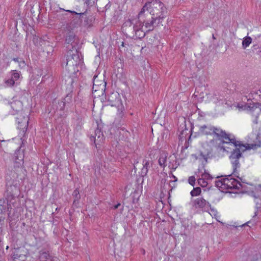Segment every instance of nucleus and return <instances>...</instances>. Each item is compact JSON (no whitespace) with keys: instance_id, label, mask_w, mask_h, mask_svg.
<instances>
[{"instance_id":"obj_1","label":"nucleus","mask_w":261,"mask_h":261,"mask_svg":"<svg viewBox=\"0 0 261 261\" xmlns=\"http://www.w3.org/2000/svg\"><path fill=\"white\" fill-rule=\"evenodd\" d=\"M167 13L164 4L159 0L146 3L138 15V19L129 20L123 26L134 39L143 38L147 32L152 31L161 23Z\"/></svg>"},{"instance_id":"obj_2","label":"nucleus","mask_w":261,"mask_h":261,"mask_svg":"<svg viewBox=\"0 0 261 261\" xmlns=\"http://www.w3.org/2000/svg\"><path fill=\"white\" fill-rule=\"evenodd\" d=\"M257 141L255 143L247 144L246 145L239 143L238 146H236L231 152L229 159L232 165L233 173L236 172L237 169L240 167V160L242 158V153L247 149H255L261 146V137L256 136Z\"/></svg>"},{"instance_id":"obj_3","label":"nucleus","mask_w":261,"mask_h":261,"mask_svg":"<svg viewBox=\"0 0 261 261\" xmlns=\"http://www.w3.org/2000/svg\"><path fill=\"white\" fill-rule=\"evenodd\" d=\"M82 63L80 54L76 49H70L66 55V70L70 75L75 74L79 71L78 66Z\"/></svg>"},{"instance_id":"obj_4","label":"nucleus","mask_w":261,"mask_h":261,"mask_svg":"<svg viewBox=\"0 0 261 261\" xmlns=\"http://www.w3.org/2000/svg\"><path fill=\"white\" fill-rule=\"evenodd\" d=\"M220 142L216 146L217 150L219 152H229L236 146H238L239 141H237L234 138H231L230 135L227 134L224 132V134L218 137Z\"/></svg>"},{"instance_id":"obj_5","label":"nucleus","mask_w":261,"mask_h":261,"mask_svg":"<svg viewBox=\"0 0 261 261\" xmlns=\"http://www.w3.org/2000/svg\"><path fill=\"white\" fill-rule=\"evenodd\" d=\"M228 177H223V176H217L216 178L218 179L216 180V186L221 191L229 189H240L242 187L241 183L237 179L232 178L230 175L227 176Z\"/></svg>"},{"instance_id":"obj_6","label":"nucleus","mask_w":261,"mask_h":261,"mask_svg":"<svg viewBox=\"0 0 261 261\" xmlns=\"http://www.w3.org/2000/svg\"><path fill=\"white\" fill-rule=\"evenodd\" d=\"M103 102H107V105L112 107H115L117 108L118 114L120 117L123 115V112L124 110L122 105L120 95L116 92H113L106 96L105 100Z\"/></svg>"},{"instance_id":"obj_7","label":"nucleus","mask_w":261,"mask_h":261,"mask_svg":"<svg viewBox=\"0 0 261 261\" xmlns=\"http://www.w3.org/2000/svg\"><path fill=\"white\" fill-rule=\"evenodd\" d=\"M199 133L204 135H215L217 138L224 134V131L211 125H203L199 127Z\"/></svg>"},{"instance_id":"obj_8","label":"nucleus","mask_w":261,"mask_h":261,"mask_svg":"<svg viewBox=\"0 0 261 261\" xmlns=\"http://www.w3.org/2000/svg\"><path fill=\"white\" fill-rule=\"evenodd\" d=\"M6 186V199L8 202H11L12 200L19 195L20 190L17 184H14L11 181L7 182Z\"/></svg>"},{"instance_id":"obj_9","label":"nucleus","mask_w":261,"mask_h":261,"mask_svg":"<svg viewBox=\"0 0 261 261\" xmlns=\"http://www.w3.org/2000/svg\"><path fill=\"white\" fill-rule=\"evenodd\" d=\"M191 204L195 209L200 208L205 212L208 211L211 207L209 202L202 197H198L192 200L191 202Z\"/></svg>"},{"instance_id":"obj_10","label":"nucleus","mask_w":261,"mask_h":261,"mask_svg":"<svg viewBox=\"0 0 261 261\" xmlns=\"http://www.w3.org/2000/svg\"><path fill=\"white\" fill-rule=\"evenodd\" d=\"M16 121L18 124V128L22 130V133L24 134L26 131L29 123V119L26 115L23 112L18 114L16 117Z\"/></svg>"},{"instance_id":"obj_11","label":"nucleus","mask_w":261,"mask_h":261,"mask_svg":"<svg viewBox=\"0 0 261 261\" xmlns=\"http://www.w3.org/2000/svg\"><path fill=\"white\" fill-rule=\"evenodd\" d=\"M27 252V250L24 247L14 249L12 253V257L13 260L19 259L21 261H24Z\"/></svg>"},{"instance_id":"obj_12","label":"nucleus","mask_w":261,"mask_h":261,"mask_svg":"<svg viewBox=\"0 0 261 261\" xmlns=\"http://www.w3.org/2000/svg\"><path fill=\"white\" fill-rule=\"evenodd\" d=\"M104 139V136L102 133L100 129L98 128L95 130L94 136H91L90 137L91 141L94 142L96 148L99 147L98 146L103 143Z\"/></svg>"},{"instance_id":"obj_13","label":"nucleus","mask_w":261,"mask_h":261,"mask_svg":"<svg viewBox=\"0 0 261 261\" xmlns=\"http://www.w3.org/2000/svg\"><path fill=\"white\" fill-rule=\"evenodd\" d=\"M65 105V101L55 100L52 103L49 113L54 114L58 112V111H63Z\"/></svg>"},{"instance_id":"obj_14","label":"nucleus","mask_w":261,"mask_h":261,"mask_svg":"<svg viewBox=\"0 0 261 261\" xmlns=\"http://www.w3.org/2000/svg\"><path fill=\"white\" fill-rule=\"evenodd\" d=\"M14 167H19L23 164L24 155L20 149L17 150L14 153Z\"/></svg>"},{"instance_id":"obj_15","label":"nucleus","mask_w":261,"mask_h":261,"mask_svg":"<svg viewBox=\"0 0 261 261\" xmlns=\"http://www.w3.org/2000/svg\"><path fill=\"white\" fill-rule=\"evenodd\" d=\"M10 105L12 109L14 111L12 113L13 115H18V114H20L21 112H22V110L23 105L21 101L13 100L10 103Z\"/></svg>"},{"instance_id":"obj_16","label":"nucleus","mask_w":261,"mask_h":261,"mask_svg":"<svg viewBox=\"0 0 261 261\" xmlns=\"http://www.w3.org/2000/svg\"><path fill=\"white\" fill-rule=\"evenodd\" d=\"M152 161L151 160L143 159L142 162L143 167L141 169V174L142 177L145 176L150 168V165H152Z\"/></svg>"},{"instance_id":"obj_17","label":"nucleus","mask_w":261,"mask_h":261,"mask_svg":"<svg viewBox=\"0 0 261 261\" xmlns=\"http://www.w3.org/2000/svg\"><path fill=\"white\" fill-rule=\"evenodd\" d=\"M37 254V258L38 261H46L49 259V257H52L49 255L48 252L44 250H40L38 252L36 253Z\"/></svg>"},{"instance_id":"obj_18","label":"nucleus","mask_w":261,"mask_h":261,"mask_svg":"<svg viewBox=\"0 0 261 261\" xmlns=\"http://www.w3.org/2000/svg\"><path fill=\"white\" fill-rule=\"evenodd\" d=\"M76 38L75 35L73 33L70 32L66 37L65 42L67 44H70L73 48L75 46L74 44L76 43Z\"/></svg>"},{"instance_id":"obj_19","label":"nucleus","mask_w":261,"mask_h":261,"mask_svg":"<svg viewBox=\"0 0 261 261\" xmlns=\"http://www.w3.org/2000/svg\"><path fill=\"white\" fill-rule=\"evenodd\" d=\"M167 158V155L166 154V153H164L161 154L159 159L158 162L159 165L161 167H165L166 166L165 163L166 162Z\"/></svg>"},{"instance_id":"obj_20","label":"nucleus","mask_w":261,"mask_h":261,"mask_svg":"<svg viewBox=\"0 0 261 261\" xmlns=\"http://www.w3.org/2000/svg\"><path fill=\"white\" fill-rule=\"evenodd\" d=\"M61 10H63V11H65L66 12H70L71 13V14H75L76 15V18H79V20L81 19V18H83L84 16H86V13H87V11H86L85 12H80V13H77L75 11H71V10H65L63 9H61Z\"/></svg>"},{"instance_id":"obj_21","label":"nucleus","mask_w":261,"mask_h":261,"mask_svg":"<svg viewBox=\"0 0 261 261\" xmlns=\"http://www.w3.org/2000/svg\"><path fill=\"white\" fill-rule=\"evenodd\" d=\"M252 42V38L250 37H246L243 39L242 42V46L245 49L248 47Z\"/></svg>"},{"instance_id":"obj_22","label":"nucleus","mask_w":261,"mask_h":261,"mask_svg":"<svg viewBox=\"0 0 261 261\" xmlns=\"http://www.w3.org/2000/svg\"><path fill=\"white\" fill-rule=\"evenodd\" d=\"M24 261H38L37 253H33L31 255L27 253Z\"/></svg>"},{"instance_id":"obj_23","label":"nucleus","mask_w":261,"mask_h":261,"mask_svg":"<svg viewBox=\"0 0 261 261\" xmlns=\"http://www.w3.org/2000/svg\"><path fill=\"white\" fill-rule=\"evenodd\" d=\"M201 191V189L199 187H197L196 188H194L191 192L190 194L192 196H196L200 194Z\"/></svg>"},{"instance_id":"obj_24","label":"nucleus","mask_w":261,"mask_h":261,"mask_svg":"<svg viewBox=\"0 0 261 261\" xmlns=\"http://www.w3.org/2000/svg\"><path fill=\"white\" fill-rule=\"evenodd\" d=\"M198 184L202 187H206V186L207 185V181L206 180V179H205L204 178H203L202 177H201V178H199L198 179Z\"/></svg>"},{"instance_id":"obj_25","label":"nucleus","mask_w":261,"mask_h":261,"mask_svg":"<svg viewBox=\"0 0 261 261\" xmlns=\"http://www.w3.org/2000/svg\"><path fill=\"white\" fill-rule=\"evenodd\" d=\"M72 195L75 198L73 202V203H75L76 200H79L80 199V192L77 189H76L75 190H74Z\"/></svg>"},{"instance_id":"obj_26","label":"nucleus","mask_w":261,"mask_h":261,"mask_svg":"<svg viewBox=\"0 0 261 261\" xmlns=\"http://www.w3.org/2000/svg\"><path fill=\"white\" fill-rule=\"evenodd\" d=\"M20 76L19 73L16 70H13L11 74V77L15 81H16Z\"/></svg>"},{"instance_id":"obj_27","label":"nucleus","mask_w":261,"mask_h":261,"mask_svg":"<svg viewBox=\"0 0 261 261\" xmlns=\"http://www.w3.org/2000/svg\"><path fill=\"white\" fill-rule=\"evenodd\" d=\"M15 81L11 77L10 79L7 80L5 82V84L8 87H12L15 84Z\"/></svg>"},{"instance_id":"obj_28","label":"nucleus","mask_w":261,"mask_h":261,"mask_svg":"<svg viewBox=\"0 0 261 261\" xmlns=\"http://www.w3.org/2000/svg\"><path fill=\"white\" fill-rule=\"evenodd\" d=\"M201 176L205 179H212L213 178L211 175L205 172L201 175Z\"/></svg>"},{"instance_id":"obj_29","label":"nucleus","mask_w":261,"mask_h":261,"mask_svg":"<svg viewBox=\"0 0 261 261\" xmlns=\"http://www.w3.org/2000/svg\"><path fill=\"white\" fill-rule=\"evenodd\" d=\"M195 177L194 176H191L190 177H189V179H188V182L189 183V184H190L191 186H194V184H195Z\"/></svg>"},{"instance_id":"obj_30","label":"nucleus","mask_w":261,"mask_h":261,"mask_svg":"<svg viewBox=\"0 0 261 261\" xmlns=\"http://www.w3.org/2000/svg\"><path fill=\"white\" fill-rule=\"evenodd\" d=\"M18 63L19 67L21 68L24 67L25 66V63L23 60H20Z\"/></svg>"},{"instance_id":"obj_31","label":"nucleus","mask_w":261,"mask_h":261,"mask_svg":"<svg viewBox=\"0 0 261 261\" xmlns=\"http://www.w3.org/2000/svg\"><path fill=\"white\" fill-rule=\"evenodd\" d=\"M211 153V150H208L206 154H204L202 152L200 153V155L203 156V159L206 161H207V156H208Z\"/></svg>"},{"instance_id":"obj_32","label":"nucleus","mask_w":261,"mask_h":261,"mask_svg":"<svg viewBox=\"0 0 261 261\" xmlns=\"http://www.w3.org/2000/svg\"><path fill=\"white\" fill-rule=\"evenodd\" d=\"M256 94L261 97V88L256 92Z\"/></svg>"},{"instance_id":"obj_33","label":"nucleus","mask_w":261,"mask_h":261,"mask_svg":"<svg viewBox=\"0 0 261 261\" xmlns=\"http://www.w3.org/2000/svg\"><path fill=\"white\" fill-rule=\"evenodd\" d=\"M120 205V203H118L117 204L115 205L114 206V209H117L118 208V207Z\"/></svg>"},{"instance_id":"obj_34","label":"nucleus","mask_w":261,"mask_h":261,"mask_svg":"<svg viewBox=\"0 0 261 261\" xmlns=\"http://www.w3.org/2000/svg\"><path fill=\"white\" fill-rule=\"evenodd\" d=\"M13 60L16 62H18L20 61L19 58H14Z\"/></svg>"},{"instance_id":"obj_35","label":"nucleus","mask_w":261,"mask_h":261,"mask_svg":"<svg viewBox=\"0 0 261 261\" xmlns=\"http://www.w3.org/2000/svg\"><path fill=\"white\" fill-rule=\"evenodd\" d=\"M249 223H250V222H249V221H248V222H247V223H245V224H242V225H240V227H243V226H245V225H248V224H249Z\"/></svg>"},{"instance_id":"obj_36","label":"nucleus","mask_w":261,"mask_h":261,"mask_svg":"<svg viewBox=\"0 0 261 261\" xmlns=\"http://www.w3.org/2000/svg\"><path fill=\"white\" fill-rule=\"evenodd\" d=\"M254 123L255 124L257 123V117H256L255 120H254Z\"/></svg>"},{"instance_id":"obj_37","label":"nucleus","mask_w":261,"mask_h":261,"mask_svg":"<svg viewBox=\"0 0 261 261\" xmlns=\"http://www.w3.org/2000/svg\"><path fill=\"white\" fill-rule=\"evenodd\" d=\"M138 163V161H137L136 162H134V169H136L135 164Z\"/></svg>"},{"instance_id":"obj_38","label":"nucleus","mask_w":261,"mask_h":261,"mask_svg":"<svg viewBox=\"0 0 261 261\" xmlns=\"http://www.w3.org/2000/svg\"><path fill=\"white\" fill-rule=\"evenodd\" d=\"M215 141V140H211V141H210V142L212 143L214 142Z\"/></svg>"},{"instance_id":"obj_39","label":"nucleus","mask_w":261,"mask_h":261,"mask_svg":"<svg viewBox=\"0 0 261 261\" xmlns=\"http://www.w3.org/2000/svg\"><path fill=\"white\" fill-rule=\"evenodd\" d=\"M124 44H125V43H124L123 42H122V44H121V45H122V46H124Z\"/></svg>"},{"instance_id":"obj_40","label":"nucleus","mask_w":261,"mask_h":261,"mask_svg":"<svg viewBox=\"0 0 261 261\" xmlns=\"http://www.w3.org/2000/svg\"><path fill=\"white\" fill-rule=\"evenodd\" d=\"M95 84L94 83V84H93V90H94V87H95Z\"/></svg>"},{"instance_id":"obj_41","label":"nucleus","mask_w":261,"mask_h":261,"mask_svg":"<svg viewBox=\"0 0 261 261\" xmlns=\"http://www.w3.org/2000/svg\"><path fill=\"white\" fill-rule=\"evenodd\" d=\"M172 176H173V178L175 179V180H177V179H176L175 176H174L173 175H172Z\"/></svg>"},{"instance_id":"obj_42","label":"nucleus","mask_w":261,"mask_h":261,"mask_svg":"<svg viewBox=\"0 0 261 261\" xmlns=\"http://www.w3.org/2000/svg\"><path fill=\"white\" fill-rule=\"evenodd\" d=\"M69 97V99H70L71 97H69L68 95L67 96L66 98H68Z\"/></svg>"},{"instance_id":"obj_43","label":"nucleus","mask_w":261,"mask_h":261,"mask_svg":"<svg viewBox=\"0 0 261 261\" xmlns=\"http://www.w3.org/2000/svg\"><path fill=\"white\" fill-rule=\"evenodd\" d=\"M59 114L60 115H62V113H59Z\"/></svg>"},{"instance_id":"obj_44","label":"nucleus","mask_w":261,"mask_h":261,"mask_svg":"<svg viewBox=\"0 0 261 261\" xmlns=\"http://www.w3.org/2000/svg\"><path fill=\"white\" fill-rule=\"evenodd\" d=\"M254 197L255 198H257L255 196H254Z\"/></svg>"},{"instance_id":"obj_45","label":"nucleus","mask_w":261,"mask_h":261,"mask_svg":"<svg viewBox=\"0 0 261 261\" xmlns=\"http://www.w3.org/2000/svg\"><path fill=\"white\" fill-rule=\"evenodd\" d=\"M260 111H261V108L260 109Z\"/></svg>"}]
</instances>
